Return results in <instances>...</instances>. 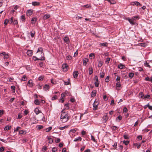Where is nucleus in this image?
I'll return each instance as SVG.
<instances>
[{
  "label": "nucleus",
  "mask_w": 152,
  "mask_h": 152,
  "mask_svg": "<svg viewBox=\"0 0 152 152\" xmlns=\"http://www.w3.org/2000/svg\"><path fill=\"white\" fill-rule=\"evenodd\" d=\"M61 115L60 118L61 121L63 123L67 122L70 118V116L67 113L63 112L62 111Z\"/></svg>",
  "instance_id": "nucleus-1"
},
{
  "label": "nucleus",
  "mask_w": 152,
  "mask_h": 152,
  "mask_svg": "<svg viewBox=\"0 0 152 152\" xmlns=\"http://www.w3.org/2000/svg\"><path fill=\"white\" fill-rule=\"evenodd\" d=\"M94 80H95V82L94 83L95 86L96 87H98L99 86V80L98 79V77L96 76L94 78Z\"/></svg>",
  "instance_id": "nucleus-2"
},
{
  "label": "nucleus",
  "mask_w": 152,
  "mask_h": 152,
  "mask_svg": "<svg viewBox=\"0 0 152 152\" xmlns=\"http://www.w3.org/2000/svg\"><path fill=\"white\" fill-rule=\"evenodd\" d=\"M99 103L97 101H96V100H95L93 104V110H95L97 109V107Z\"/></svg>",
  "instance_id": "nucleus-3"
},
{
  "label": "nucleus",
  "mask_w": 152,
  "mask_h": 152,
  "mask_svg": "<svg viewBox=\"0 0 152 152\" xmlns=\"http://www.w3.org/2000/svg\"><path fill=\"white\" fill-rule=\"evenodd\" d=\"M33 59L34 61H36L37 60H40L41 61L45 60V58L44 56H42L41 58H37L35 56H33Z\"/></svg>",
  "instance_id": "nucleus-4"
},
{
  "label": "nucleus",
  "mask_w": 152,
  "mask_h": 152,
  "mask_svg": "<svg viewBox=\"0 0 152 152\" xmlns=\"http://www.w3.org/2000/svg\"><path fill=\"white\" fill-rule=\"evenodd\" d=\"M62 68L63 70L64 71H66L68 70V66L66 64H63L62 65Z\"/></svg>",
  "instance_id": "nucleus-5"
},
{
  "label": "nucleus",
  "mask_w": 152,
  "mask_h": 152,
  "mask_svg": "<svg viewBox=\"0 0 152 152\" xmlns=\"http://www.w3.org/2000/svg\"><path fill=\"white\" fill-rule=\"evenodd\" d=\"M108 119V118L107 114L103 116L102 118V121L103 123H105Z\"/></svg>",
  "instance_id": "nucleus-6"
},
{
  "label": "nucleus",
  "mask_w": 152,
  "mask_h": 152,
  "mask_svg": "<svg viewBox=\"0 0 152 152\" xmlns=\"http://www.w3.org/2000/svg\"><path fill=\"white\" fill-rule=\"evenodd\" d=\"M27 86L29 87H31L33 86V83L31 80H29L27 83Z\"/></svg>",
  "instance_id": "nucleus-7"
},
{
  "label": "nucleus",
  "mask_w": 152,
  "mask_h": 152,
  "mask_svg": "<svg viewBox=\"0 0 152 152\" xmlns=\"http://www.w3.org/2000/svg\"><path fill=\"white\" fill-rule=\"evenodd\" d=\"M126 20H128L132 25L134 24V22L133 21V20L132 19L126 18Z\"/></svg>",
  "instance_id": "nucleus-8"
},
{
  "label": "nucleus",
  "mask_w": 152,
  "mask_h": 152,
  "mask_svg": "<svg viewBox=\"0 0 152 152\" xmlns=\"http://www.w3.org/2000/svg\"><path fill=\"white\" fill-rule=\"evenodd\" d=\"M132 5H136L137 6H141L140 3L138 1H135V2H132Z\"/></svg>",
  "instance_id": "nucleus-9"
},
{
  "label": "nucleus",
  "mask_w": 152,
  "mask_h": 152,
  "mask_svg": "<svg viewBox=\"0 0 152 152\" xmlns=\"http://www.w3.org/2000/svg\"><path fill=\"white\" fill-rule=\"evenodd\" d=\"M78 75V72L77 71H75L73 72V76L74 77L76 78L77 77Z\"/></svg>",
  "instance_id": "nucleus-10"
},
{
  "label": "nucleus",
  "mask_w": 152,
  "mask_h": 152,
  "mask_svg": "<svg viewBox=\"0 0 152 152\" xmlns=\"http://www.w3.org/2000/svg\"><path fill=\"white\" fill-rule=\"evenodd\" d=\"M40 4V3L39 2L37 1H33L32 3V5L36 6L39 5Z\"/></svg>",
  "instance_id": "nucleus-11"
},
{
  "label": "nucleus",
  "mask_w": 152,
  "mask_h": 152,
  "mask_svg": "<svg viewBox=\"0 0 152 152\" xmlns=\"http://www.w3.org/2000/svg\"><path fill=\"white\" fill-rule=\"evenodd\" d=\"M66 44H69V38L67 37H64L63 38Z\"/></svg>",
  "instance_id": "nucleus-12"
},
{
  "label": "nucleus",
  "mask_w": 152,
  "mask_h": 152,
  "mask_svg": "<svg viewBox=\"0 0 152 152\" xmlns=\"http://www.w3.org/2000/svg\"><path fill=\"white\" fill-rule=\"evenodd\" d=\"M33 54L32 50H28L27 51V54L29 56H31Z\"/></svg>",
  "instance_id": "nucleus-13"
},
{
  "label": "nucleus",
  "mask_w": 152,
  "mask_h": 152,
  "mask_svg": "<svg viewBox=\"0 0 152 152\" xmlns=\"http://www.w3.org/2000/svg\"><path fill=\"white\" fill-rule=\"evenodd\" d=\"M50 87L49 85L46 84L44 86L43 89L45 91H47L49 89Z\"/></svg>",
  "instance_id": "nucleus-14"
},
{
  "label": "nucleus",
  "mask_w": 152,
  "mask_h": 152,
  "mask_svg": "<svg viewBox=\"0 0 152 152\" xmlns=\"http://www.w3.org/2000/svg\"><path fill=\"white\" fill-rule=\"evenodd\" d=\"M125 66L123 64H119L118 65V67L119 69H124L125 68Z\"/></svg>",
  "instance_id": "nucleus-15"
},
{
  "label": "nucleus",
  "mask_w": 152,
  "mask_h": 152,
  "mask_svg": "<svg viewBox=\"0 0 152 152\" xmlns=\"http://www.w3.org/2000/svg\"><path fill=\"white\" fill-rule=\"evenodd\" d=\"M88 61V59L86 58H85L83 60V65L86 66L87 64V63Z\"/></svg>",
  "instance_id": "nucleus-16"
},
{
  "label": "nucleus",
  "mask_w": 152,
  "mask_h": 152,
  "mask_svg": "<svg viewBox=\"0 0 152 152\" xmlns=\"http://www.w3.org/2000/svg\"><path fill=\"white\" fill-rule=\"evenodd\" d=\"M33 13V11L31 10H28L27 12V15L28 16L31 15Z\"/></svg>",
  "instance_id": "nucleus-17"
},
{
  "label": "nucleus",
  "mask_w": 152,
  "mask_h": 152,
  "mask_svg": "<svg viewBox=\"0 0 152 152\" xmlns=\"http://www.w3.org/2000/svg\"><path fill=\"white\" fill-rule=\"evenodd\" d=\"M34 112L37 115L39 113L42 112L39 110L38 108H36L34 110Z\"/></svg>",
  "instance_id": "nucleus-18"
},
{
  "label": "nucleus",
  "mask_w": 152,
  "mask_h": 152,
  "mask_svg": "<svg viewBox=\"0 0 152 152\" xmlns=\"http://www.w3.org/2000/svg\"><path fill=\"white\" fill-rule=\"evenodd\" d=\"M89 74L91 75L93 72V69L92 67H90L88 69Z\"/></svg>",
  "instance_id": "nucleus-19"
},
{
  "label": "nucleus",
  "mask_w": 152,
  "mask_h": 152,
  "mask_svg": "<svg viewBox=\"0 0 152 152\" xmlns=\"http://www.w3.org/2000/svg\"><path fill=\"white\" fill-rule=\"evenodd\" d=\"M121 87V84L120 82H117L116 83V89L117 90H119Z\"/></svg>",
  "instance_id": "nucleus-20"
},
{
  "label": "nucleus",
  "mask_w": 152,
  "mask_h": 152,
  "mask_svg": "<svg viewBox=\"0 0 152 152\" xmlns=\"http://www.w3.org/2000/svg\"><path fill=\"white\" fill-rule=\"evenodd\" d=\"M108 43L105 42L104 43H101L99 44V45L101 46H104V47H106L108 45Z\"/></svg>",
  "instance_id": "nucleus-21"
},
{
  "label": "nucleus",
  "mask_w": 152,
  "mask_h": 152,
  "mask_svg": "<svg viewBox=\"0 0 152 152\" xmlns=\"http://www.w3.org/2000/svg\"><path fill=\"white\" fill-rule=\"evenodd\" d=\"M37 20V18H32L31 20V23L32 24H34L35 23Z\"/></svg>",
  "instance_id": "nucleus-22"
},
{
  "label": "nucleus",
  "mask_w": 152,
  "mask_h": 152,
  "mask_svg": "<svg viewBox=\"0 0 152 152\" xmlns=\"http://www.w3.org/2000/svg\"><path fill=\"white\" fill-rule=\"evenodd\" d=\"M39 52H40L41 54H42L43 52V50L42 48H39L37 50V53H39Z\"/></svg>",
  "instance_id": "nucleus-23"
},
{
  "label": "nucleus",
  "mask_w": 152,
  "mask_h": 152,
  "mask_svg": "<svg viewBox=\"0 0 152 152\" xmlns=\"http://www.w3.org/2000/svg\"><path fill=\"white\" fill-rule=\"evenodd\" d=\"M34 103L37 105H39L40 103V102L38 99H35L34 102Z\"/></svg>",
  "instance_id": "nucleus-24"
},
{
  "label": "nucleus",
  "mask_w": 152,
  "mask_h": 152,
  "mask_svg": "<svg viewBox=\"0 0 152 152\" xmlns=\"http://www.w3.org/2000/svg\"><path fill=\"white\" fill-rule=\"evenodd\" d=\"M81 140L82 138L80 137H79L77 138H75L73 140V141L75 142L77 141H81Z\"/></svg>",
  "instance_id": "nucleus-25"
},
{
  "label": "nucleus",
  "mask_w": 152,
  "mask_h": 152,
  "mask_svg": "<svg viewBox=\"0 0 152 152\" xmlns=\"http://www.w3.org/2000/svg\"><path fill=\"white\" fill-rule=\"evenodd\" d=\"M107 1L110 3L111 4H114L116 3L115 1L113 0H105Z\"/></svg>",
  "instance_id": "nucleus-26"
},
{
  "label": "nucleus",
  "mask_w": 152,
  "mask_h": 152,
  "mask_svg": "<svg viewBox=\"0 0 152 152\" xmlns=\"http://www.w3.org/2000/svg\"><path fill=\"white\" fill-rule=\"evenodd\" d=\"M50 17V15L49 14H46L44 15L43 17V19H47Z\"/></svg>",
  "instance_id": "nucleus-27"
},
{
  "label": "nucleus",
  "mask_w": 152,
  "mask_h": 152,
  "mask_svg": "<svg viewBox=\"0 0 152 152\" xmlns=\"http://www.w3.org/2000/svg\"><path fill=\"white\" fill-rule=\"evenodd\" d=\"M26 133V131L25 130H21L19 131V134H25Z\"/></svg>",
  "instance_id": "nucleus-28"
},
{
  "label": "nucleus",
  "mask_w": 152,
  "mask_h": 152,
  "mask_svg": "<svg viewBox=\"0 0 152 152\" xmlns=\"http://www.w3.org/2000/svg\"><path fill=\"white\" fill-rule=\"evenodd\" d=\"M14 18L13 17H11L10 18L8 19L9 23L11 24L13 22Z\"/></svg>",
  "instance_id": "nucleus-29"
},
{
  "label": "nucleus",
  "mask_w": 152,
  "mask_h": 152,
  "mask_svg": "<svg viewBox=\"0 0 152 152\" xmlns=\"http://www.w3.org/2000/svg\"><path fill=\"white\" fill-rule=\"evenodd\" d=\"M96 91H93L91 92V96L92 97H94L96 95Z\"/></svg>",
  "instance_id": "nucleus-30"
},
{
  "label": "nucleus",
  "mask_w": 152,
  "mask_h": 152,
  "mask_svg": "<svg viewBox=\"0 0 152 152\" xmlns=\"http://www.w3.org/2000/svg\"><path fill=\"white\" fill-rule=\"evenodd\" d=\"M48 143H52L53 142V140L51 138L49 137H48Z\"/></svg>",
  "instance_id": "nucleus-31"
},
{
  "label": "nucleus",
  "mask_w": 152,
  "mask_h": 152,
  "mask_svg": "<svg viewBox=\"0 0 152 152\" xmlns=\"http://www.w3.org/2000/svg\"><path fill=\"white\" fill-rule=\"evenodd\" d=\"M27 80V78L26 76L25 75H23L22 77L21 80L23 81H26Z\"/></svg>",
  "instance_id": "nucleus-32"
},
{
  "label": "nucleus",
  "mask_w": 152,
  "mask_h": 152,
  "mask_svg": "<svg viewBox=\"0 0 152 152\" xmlns=\"http://www.w3.org/2000/svg\"><path fill=\"white\" fill-rule=\"evenodd\" d=\"M68 127V126H66L62 127H58V128L59 129L61 130H63L65 128H67Z\"/></svg>",
  "instance_id": "nucleus-33"
},
{
  "label": "nucleus",
  "mask_w": 152,
  "mask_h": 152,
  "mask_svg": "<svg viewBox=\"0 0 152 152\" xmlns=\"http://www.w3.org/2000/svg\"><path fill=\"white\" fill-rule=\"evenodd\" d=\"M147 44L144 43H140L139 44V45L142 47H145L147 46Z\"/></svg>",
  "instance_id": "nucleus-34"
},
{
  "label": "nucleus",
  "mask_w": 152,
  "mask_h": 152,
  "mask_svg": "<svg viewBox=\"0 0 152 152\" xmlns=\"http://www.w3.org/2000/svg\"><path fill=\"white\" fill-rule=\"evenodd\" d=\"M30 33L31 37H34L35 33V31H32Z\"/></svg>",
  "instance_id": "nucleus-35"
},
{
  "label": "nucleus",
  "mask_w": 152,
  "mask_h": 152,
  "mask_svg": "<svg viewBox=\"0 0 152 152\" xmlns=\"http://www.w3.org/2000/svg\"><path fill=\"white\" fill-rule=\"evenodd\" d=\"M4 25L5 26H6L7 25V23H9L8 19H6L5 20L4 23Z\"/></svg>",
  "instance_id": "nucleus-36"
},
{
  "label": "nucleus",
  "mask_w": 152,
  "mask_h": 152,
  "mask_svg": "<svg viewBox=\"0 0 152 152\" xmlns=\"http://www.w3.org/2000/svg\"><path fill=\"white\" fill-rule=\"evenodd\" d=\"M134 75V73H133L131 72L129 74V76L130 78H132Z\"/></svg>",
  "instance_id": "nucleus-37"
},
{
  "label": "nucleus",
  "mask_w": 152,
  "mask_h": 152,
  "mask_svg": "<svg viewBox=\"0 0 152 152\" xmlns=\"http://www.w3.org/2000/svg\"><path fill=\"white\" fill-rule=\"evenodd\" d=\"M4 113V110H0V117L2 116V115Z\"/></svg>",
  "instance_id": "nucleus-38"
},
{
  "label": "nucleus",
  "mask_w": 152,
  "mask_h": 152,
  "mask_svg": "<svg viewBox=\"0 0 152 152\" xmlns=\"http://www.w3.org/2000/svg\"><path fill=\"white\" fill-rule=\"evenodd\" d=\"M13 24L14 25H17L18 24V20L15 19H14Z\"/></svg>",
  "instance_id": "nucleus-39"
},
{
  "label": "nucleus",
  "mask_w": 152,
  "mask_h": 152,
  "mask_svg": "<svg viewBox=\"0 0 152 152\" xmlns=\"http://www.w3.org/2000/svg\"><path fill=\"white\" fill-rule=\"evenodd\" d=\"M144 96V94L142 92H140L139 94V97L140 98H141Z\"/></svg>",
  "instance_id": "nucleus-40"
},
{
  "label": "nucleus",
  "mask_w": 152,
  "mask_h": 152,
  "mask_svg": "<svg viewBox=\"0 0 152 152\" xmlns=\"http://www.w3.org/2000/svg\"><path fill=\"white\" fill-rule=\"evenodd\" d=\"M128 110L126 107H124L123 110V113H126L127 112Z\"/></svg>",
  "instance_id": "nucleus-41"
},
{
  "label": "nucleus",
  "mask_w": 152,
  "mask_h": 152,
  "mask_svg": "<svg viewBox=\"0 0 152 152\" xmlns=\"http://www.w3.org/2000/svg\"><path fill=\"white\" fill-rule=\"evenodd\" d=\"M105 75V73L104 72H102L100 74V77L101 78H103Z\"/></svg>",
  "instance_id": "nucleus-42"
},
{
  "label": "nucleus",
  "mask_w": 152,
  "mask_h": 152,
  "mask_svg": "<svg viewBox=\"0 0 152 152\" xmlns=\"http://www.w3.org/2000/svg\"><path fill=\"white\" fill-rule=\"evenodd\" d=\"M52 127H49L48 128H46V132H49L50 130H51L52 129Z\"/></svg>",
  "instance_id": "nucleus-43"
},
{
  "label": "nucleus",
  "mask_w": 152,
  "mask_h": 152,
  "mask_svg": "<svg viewBox=\"0 0 152 152\" xmlns=\"http://www.w3.org/2000/svg\"><path fill=\"white\" fill-rule=\"evenodd\" d=\"M109 80H110L109 76H107L105 79V81L106 82H109Z\"/></svg>",
  "instance_id": "nucleus-44"
},
{
  "label": "nucleus",
  "mask_w": 152,
  "mask_h": 152,
  "mask_svg": "<svg viewBox=\"0 0 152 152\" xmlns=\"http://www.w3.org/2000/svg\"><path fill=\"white\" fill-rule=\"evenodd\" d=\"M15 86H12L11 87V89L12 90L13 92L14 93L15 92Z\"/></svg>",
  "instance_id": "nucleus-45"
},
{
  "label": "nucleus",
  "mask_w": 152,
  "mask_h": 152,
  "mask_svg": "<svg viewBox=\"0 0 152 152\" xmlns=\"http://www.w3.org/2000/svg\"><path fill=\"white\" fill-rule=\"evenodd\" d=\"M10 128H11V126H6L4 128V130H8L10 129Z\"/></svg>",
  "instance_id": "nucleus-46"
},
{
  "label": "nucleus",
  "mask_w": 152,
  "mask_h": 152,
  "mask_svg": "<svg viewBox=\"0 0 152 152\" xmlns=\"http://www.w3.org/2000/svg\"><path fill=\"white\" fill-rule=\"evenodd\" d=\"M47 148L46 146H44L42 149V151H43L44 152H45L47 150Z\"/></svg>",
  "instance_id": "nucleus-47"
},
{
  "label": "nucleus",
  "mask_w": 152,
  "mask_h": 152,
  "mask_svg": "<svg viewBox=\"0 0 152 152\" xmlns=\"http://www.w3.org/2000/svg\"><path fill=\"white\" fill-rule=\"evenodd\" d=\"M150 96L148 95H146L144 96V98L145 99H149L150 98Z\"/></svg>",
  "instance_id": "nucleus-48"
},
{
  "label": "nucleus",
  "mask_w": 152,
  "mask_h": 152,
  "mask_svg": "<svg viewBox=\"0 0 152 152\" xmlns=\"http://www.w3.org/2000/svg\"><path fill=\"white\" fill-rule=\"evenodd\" d=\"M110 58H107L105 61V63L107 64L109 63V61H110Z\"/></svg>",
  "instance_id": "nucleus-49"
},
{
  "label": "nucleus",
  "mask_w": 152,
  "mask_h": 152,
  "mask_svg": "<svg viewBox=\"0 0 152 152\" xmlns=\"http://www.w3.org/2000/svg\"><path fill=\"white\" fill-rule=\"evenodd\" d=\"M142 136L140 135L138 136L137 137V139L138 140H142Z\"/></svg>",
  "instance_id": "nucleus-50"
},
{
  "label": "nucleus",
  "mask_w": 152,
  "mask_h": 152,
  "mask_svg": "<svg viewBox=\"0 0 152 152\" xmlns=\"http://www.w3.org/2000/svg\"><path fill=\"white\" fill-rule=\"evenodd\" d=\"M91 140H92L94 142H96V140L94 137L93 136L91 135Z\"/></svg>",
  "instance_id": "nucleus-51"
},
{
  "label": "nucleus",
  "mask_w": 152,
  "mask_h": 152,
  "mask_svg": "<svg viewBox=\"0 0 152 152\" xmlns=\"http://www.w3.org/2000/svg\"><path fill=\"white\" fill-rule=\"evenodd\" d=\"M129 143V141L124 140L123 141V143H124L126 145H128Z\"/></svg>",
  "instance_id": "nucleus-52"
},
{
  "label": "nucleus",
  "mask_w": 152,
  "mask_h": 152,
  "mask_svg": "<svg viewBox=\"0 0 152 152\" xmlns=\"http://www.w3.org/2000/svg\"><path fill=\"white\" fill-rule=\"evenodd\" d=\"M9 57V56L8 54H5L4 56V59H7Z\"/></svg>",
  "instance_id": "nucleus-53"
},
{
  "label": "nucleus",
  "mask_w": 152,
  "mask_h": 152,
  "mask_svg": "<svg viewBox=\"0 0 152 152\" xmlns=\"http://www.w3.org/2000/svg\"><path fill=\"white\" fill-rule=\"evenodd\" d=\"M138 18V16H134L132 18V19L133 20H135Z\"/></svg>",
  "instance_id": "nucleus-54"
},
{
  "label": "nucleus",
  "mask_w": 152,
  "mask_h": 152,
  "mask_svg": "<svg viewBox=\"0 0 152 152\" xmlns=\"http://www.w3.org/2000/svg\"><path fill=\"white\" fill-rule=\"evenodd\" d=\"M89 57L91 58H92V57H95L94 54L93 53H91L89 55Z\"/></svg>",
  "instance_id": "nucleus-55"
},
{
  "label": "nucleus",
  "mask_w": 152,
  "mask_h": 152,
  "mask_svg": "<svg viewBox=\"0 0 152 152\" xmlns=\"http://www.w3.org/2000/svg\"><path fill=\"white\" fill-rule=\"evenodd\" d=\"M117 127L116 126H113L111 127V129L113 130H115L117 129Z\"/></svg>",
  "instance_id": "nucleus-56"
},
{
  "label": "nucleus",
  "mask_w": 152,
  "mask_h": 152,
  "mask_svg": "<svg viewBox=\"0 0 152 152\" xmlns=\"http://www.w3.org/2000/svg\"><path fill=\"white\" fill-rule=\"evenodd\" d=\"M124 138L125 139H129V137H128V135L127 134L124 135Z\"/></svg>",
  "instance_id": "nucleus-57"
},
{
  "label": "nucleus",
  "mask_w": 152,
  "mask_h": 152,
  "mask_svg": "<svg viewBox=\"0 0 152 152\" xmlns=\"http://www.w3.org/2000/svg\"><path fill=\"white\" fill-rule=\"evenodd\" d=\"M117 143L116 142H115L113 145V149H115L117 147Z\"/></svg>",
  "instance_id": "nucleus-58"
},
{
  "label": "nucleus",
  "mask_w": 152,
  "mask_h": 152,
  "mask_svg": "<svg viewBox=\"0 0 152 152\" xmlns=\"http://www.w3.org/2000/svg\"><path fill=\"white\" fill-rule=\"evenodd\" d=\"M43 126L42 125H39L38 126L37 129L39 130H40L43 128Z\"/></svg>",
  "instance_id": "nucleus-59"
},
{
  "label": "nucleus",
  "mask_w": 152,
  "mask_h": 152,
  "mask_svg": "<svg viewBox=\"0 0 152 152\" xmlns=\"http://www.w3.org/2000/svg\"><path fill=\"white\" fill-rule=\"evenodd\" d=\"M122 117L120 115H119L118 117L116 119H118V122H119L121 119H122Z\"/></svg>",
  "instance_id": "nucleus-60"
},
{
  "label": "nucleus",
  "mask_w": 152,
  "mask_h": 152,
  "mask_svg": "<svg viewBox=\"0 0 152 152\" xmlns=\"http://www.w3.org/2000/svg\"><path fill=\"white\" fill-rule=\"evenodd\" d=\"M57 149L55 147L52 148V151L53 152H55V151H57Z\"/></svg>",
  "instance_id": "nucleus-61"
},
{
  "label": "nucleus",
  "mask_w": 152,
  "mask_h": 152,
  "mask_svg": "<svg viewBox=\"0 0 152 152\" xmlns=\"http://www.w3.org/2000/svg\"><path fill=\"white\" fill-rule=\"evenodd\" d=\"M57 99V96L56 95H54V96H53L52 97V100H54L55 99Z\"/></svg>",
  "instance_id": "nucleus-62"
},
{
  "label": "nucleus",
  "mask_w": 152,
  "mask_h": 152,
  "mask_svg": "<svg viewBox=\"0 0 152 152\" xmlns=\"http://www.w3.org/2000/svg\"><path fill=\"white\" fill-rule=\"evenodd\" d=\"M64 106L66 107L65 108L66 109H69V104H66L64 105Z\"/></svg>",
  "instance_id": "nucleus-63"
},
{
  "label": "nucleus",
  "mask_w": 152,
  "mask_h": 152,
  "mask_svg": "<svg viewBox=\"0 0 152 152\" xmlns=\"http://www.w3.org/2000/svg\"><path fill=\"white\" fill-rule=\"evenodd\" d=\"M43 79V77L42 76L39 77L38 78V80L40 81H42Z\"/></svg>",
  "instance_id": "nucleus-64"
}]
</instances>
